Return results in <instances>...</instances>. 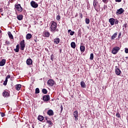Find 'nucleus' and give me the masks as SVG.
<instances>
[{
    "mask_svg": "<svg viewBox=\"0 0 128 128\" xmlns=\"http://www.w3.org/2000/svg\"><path fill=\"white\" fill-rule=\"evenodd\" d=\"M58 27V24L54 21H52L50 24V30L52 32H58V29H56Z\"/></svg>",
    "mask_w": 128,
    "mask_h": 128,
    "instance_id": "obj_1",
    "label": "nucleus"
},
{
    "mask_svg": "<svg viewBox=\"0 0 128 128\" xmlns=\"http://www.w3.org/2000/svg\"><path fill=\"white\" fill-rule=\"evenodd\" d=\"M93 6H94V10L96 12H98L100 10V6L98 4V2L96 0H94Z\"/></svg>",
    "mask_w": 128,
    "mask_h": 128,
    "instance_id": "obj_2",
    "label": "nucleus"
},
{
    "mask_svg": "<svg viewBox=\"0 0 128 128\" xmlns=\"http://www.w3.org/2000/svg\"><path fill=\"white\" fill-rule=\"evenodd\" d=\"M15 10H18V12H22V8L20 6V4H16L14 5Z\"/></svg>",
    "mask_w": 128,
    "mask_h": 128,
    "instance_id": "obj_3",
    "label": "nucleus"
},
{
    "mask_svg": "<svg viewBox=\"0 0 128 128\" xmlns=\"http://www.w3.org/2000/svg\"><path fill=\"white\" fill-rule=\"evenodd\" d=\"M120 50V47L115 46L112 49V52L113 54H116L118 52V50Z\"/></svg>",
    "mask_w": 128,
    "mask_h": 128,
    "instance_id": "obj_4",
    "label": "nucleus"
},
{
    "mask_svg": "<svg viewBox=\"0 0 128 128\" xmlns=\"http://www.w3.org/2000/svg\"><path fill=\"white\" fill-rule=\"evenodd\" d=\"M21 50H24V48H26V44L24 43V40H21L20 43Z\"/></svg>",
    "mask_w": 128,
    "mask_h": 128,
    "instance_id": "obj_5",
    "label": "nucleus"
},
{
    "mask_svg": "<svg viewBox=\"0 0 128 128\" xmlns=\"http://www.w3.org/2000/svg\"><path fill=\"white\" fill-rule=\"evenodd\" d=\"M30 5L32 8H36L38 6V3L32 0L30 2Z\"/></svg>",
    "mask_w": 128,
    "mask_h": 128,
    "instance_id": "obj_6",
    "label": "nucleus"
},
{
    "mask_svg": "<svg viewBox=\"0 0 128 128\" xmlns=\"http://www.w3.org/2000/svg\"><path fill=\"white\" fill-rule=\"evenodd\" d=\"M47 84L48 86H54V84H56V82H54V80L50 79L48 80Z\"/></svg>",
    "mask_w": 128,
    "mask_h": 128,
    "instance_id": "obj_7",
    "label": "nucleus"
},
{
    "mask_svg": "<svg viewBox=\"0 0 128 128\" xmlns=\"http://www.w3.org/2000/svg\"><path fill=\"white\" fill-rule=\"evenodd\" d=\"M42 36L44 38H50V34L47 30H45L43 32Z\"/></svg>",
    "mask_w": 128,
    "mask_h": 128,
    "instance_id": "obj_8",
    "label": "nucleus"
},
{
    "mask_svg": "<svg viewBox=\"0 0 128 128\" xmlns=\"http://www.w3.org/2000/svg\"><path fill=\"white\" fill-rule=\"evenodd\" d=\"M74 116L75 118V120H78V110H76L74 112Z\"/></svg>",
    "mask_w": 128,
    "mask_h": 128,
    "instance_id": "obj_9",
    "label": "nucleus"
},
{
    "mask_svg": "<svg viewBox=\"0 0 128 128\" xmlns=\"http://www.w3.org/2000/svg\"><path fill=\"white\" fill-rule=\"evenodd\" d=\"M43 100L44 102H48L50 100V95H45L43 96Z\"/></svg>",
    "mask_w": 128,
    "mask_h": 128,
    "instance_id": "obj_10",
    "label": "nucleus"
},
{
    "mask_svg": "<svg viewBox=\"0 0 128 128\" xmlns=\"http://www.w3.org/2000/svg\"><path fill=\"white\" fill-rule=\"evenodd\" d=\"M54 44H58L60 42V39L58 38H56L54 40Z\"/></svg>",
    "mask_w": 128,
    "mask_h": 128,
    "instance_id": "obj_11",
    "label": "nucleus"
},
{
    "mask_svg": "<svg viewBox=\"0 0 128 128\" xmlns=\"http://www.w3.org/2000/svg\"><path fill=\"white\" fill-rule=\"evenodd\" d=\"M116 22V20L114 18H110L109 19V22L110 23V24L111 26H114V22Z\"/></svg>",
    "mask_w": 128,
    "mask_h": 128,
    "instance_id": "obj_12",
    "label": "nucleus"
},
{
    "mask_svg": "<svg viewBox=\"0 0 128 128\" xmlns=\"http://www.w3.org/2000/svg\"><path fill=\"white\" fill-rule=\"evenodd\" d=\"M2 96H4V98H8V96H10V92H4L2 93Z\"/></svg>",
    "mask_w": 128,
    "mask_h": 128,
    "instance_id": "obj_13",
    "label": "nucleus"
},
{
    "mask_svg": "<svg viewBox=\"0 0 128 128\" xmlns=\"http://www.w3.org/2000/svg\"><path fill=\"white\" fill-rule=\"evenodd\" d=\"M124 12V9H122V8H120L119 10H117L116 12V14H122V12Z\"/></svg>",
    "mask_w": 128,
    "mask_h": 128,
    "instance_id": "obj_14",
    "label": "nucleus"
},
{
    "mask_svg": "<svg viewBox=\"0 0 128 128\" xmlns=\"http://www.w3.org/2000/svg\"><path fill=\"white\" fill-rule=\"evenodd\" d=\"M26 64H28V66H30V64H32V59L30 58H28L26 60Z\"/></svg>",
    "mask_w": 128,
    "mask_h": 128,
    "instance_id": "obj_15",
    "label": "nucleus"
},
{
    "mask_svg": "<svg viewBox=\"0 0 128 128\" xmlns=\"http://www.w3.org/2000/svg\"><path fill=\"white\" fill-rule=\"evenodd\" d=\"M6 60L5 59L2 60L0 62V66H4L6 64Z\"/></svg>",
    "mask_w": 128,
    "mask_h": 128,
    "instance_id": "obj_16",
    "label": "nucleus"
},
{
    "mask_svg": "<svg viewBox=\"0 0 128 128\" xmlns=\"http://www.w3.org/2000/svg\"><path fill=\"white\" fill-rule=\"evenodd\" d=\"M47 114L50 116H54V111L52 110H49L47 112Z\"/></svg>",
    "mask_w": 128,
    "mask_h": 128,
    "instance_id": "obj_17",
    "label": "nucleus"
},
{
    "mask_svg": "<svg viewBox=\"0 0 128 128\" xmlns=\"http://www.w3.org/2000/svg\"><path fill=\"white\" fill-rule=\"evenodd\" d=\"M115 72L117 76H120V74L121 71L118 68H117L115 70Z\"/></svg>",
    "mask_w": 128,
    "mask_h": 128,
    "instance_id": "obj_18",
    "label": "nucleus"
},
{
    "mask_svg": "<svg viewBox=\"0 0 128 128\" xmlns=\"http://www.w3.org/2000/svg\"><path fill=\"white\" fill-rule=\"evenodd\" d=\"M8 34L11 40H14V36H12V32H8Z\"/></svg>",
    "mask_w": 128,
    "mask_h": 128,
    "instance_id": "obj_19",
    "label": "nucleus"
},
{
    "mask_svg": "<svg viewBox=\"0 0 128 128\" xmlns=\"http://www.w3.org/2000/svg\"><path fill=\"white\" fill-rule=\"evenodd\" d=\"M80 50L82 52H84V50H86V47L84 46H80Z\"/></svg>",
    "mask_w": 128,
    "mask_h": 128,
    "instance_id": "obj_20",
    "label": "nucleus"
},
{
    "mask_svg": "<svg viewBox=\"0 0 128 128\" xmlns=\"http://www.w3.org/2000/svg\"><path fill=\"white\" fill-rule=\"evenodd\" d=\"M116 36H118V32H115L112 36L111 40H114L116 38Z\"/></svg>",
    "mask_w": 128,
    "mask_h": 128,
    "instance_id": "obj_21",
    "label": "nucleus"
},
{
    "mask_svg": "<svg viewBox=\"0 0 128 128\" xmlns=\"http://www.w3.org/2000/svg\"><path fill=\"white\" fill-rule=\"evenodd\" d=\"M80 86L82 88H86V83H84V82L82 81L80 82Z\"/></svg>",
    "mask_w": 128,
    "mask_h": 128,
    "instance_id": "obj_22",
    "label": "nucleus"
},
{
    "mask_svg": "<svg viewBox=\"0 0 128 128\" xmlns=\"http://www.w3.org/2000/svg\"><path fill=\"white\" fill-rule=\"evenodd\" d=\"M20 88H22V85L20 84H18L16 86V90H20Z\"/></svg>",
    "mask_w": 128,
    "mask_h": 128,
    "instance_id": "obj_23",
    "label": "nucleus"
},
{
    "mask_svg": "<svg viewBox=\"0 0 128 128\" xmlns=\"http://www.w3.org/2000/svg\"><path fill=\"white\" fill-rule=\"evenodd\" d=\"M38 120L42 122V121L44 120V117L43 116H38Z\"/></svg>",
    "mask_w": 128,
    "mask_h": 128,
    "instance_id": "obj_24",
    "label": "nucleus"
},
{
    "mask_svg": "<svg viewBox=\"0 0 128 128\" xmlns=\"http://www.w3.org/2000/svg\"><path fill=\"white\" fill-rule=\"evenodd\" d=\"M24 18V16L22 14H19L17 16V18L18 20H22Z\"/></svg>",
    "mask_w": 128,
    "mask_h": 128,
    "instance_id": "obj_25",
    "label": "nucleus"
},
{
    "mask_svg": "<svg viewBox=\"0 0 128 128\" xmlns=\"http://www.w3.org/2000/svg\"><path fill=\"white\" fill-rule=\"evenodd\" d=\"M26 40H30L32 38V34H28L26 36Z\"/></svg>",
    "mask_w": 128,
    "mask_h": 128,
    "instance_id": "obj_26",
    "label": "nucleus"
},
{
    "mask_svg": "<svg viewBox=\"0 0 128 128\" xmlns=\"http://www.w3.org/2000/svg\"><path fill=\"white\" fill-rule=\"evenodd\" d=\"M70 45L72 48H76V42H72Z\"/></svg>",
    "mask_w": 128,
    "mask_h": 128,
    "instance_id": "obj_27",
    "label": "nucleus"
},
{
    "mask_svg": "<svg viewBox=\"0 0 128 128\" xmlns=\"http://www.w3.org/2000/svg\"><path fill=\"white\" fill-rule=\"evenodd\" d=\"M68 32L70 34V36H74V32L72 31L71 30H68Z\"/></svg>",
    "mask_w": 128,
    "mask_h": 128,
    "instance_id": "obj_28",
    "label": "nucleus"
},
{
    "mask_svg": "<svg viewBox=\"0 0 128 128\" xmlns=\"http://www.w3.org/2000/svg\"><path fill=\"white\" fill-rule=\"evenodd\" d=\"M42 94H48V90L46 88H43L42 90Z\"/></svg>",
    "mask_w": 128,
    "mask_h": 128,
    "instance_id": "obj_29",
    "label": "nucleus"
},
{
    "mask_svg": "<svg viewBox=\"0 0 128 128\" xmlns=\"http://www.w3.org/2000/svg\"><path fill=\"white\" fill-rule=\"evenodd\" d=\"M85 21L86 24H90V20L89 18H86Z\"/></svg>",
    "mask_w": 128,
    "mask_h": 128,
    "instance_id": "obj_30",
    "label": "nucleus"
},
{
    "mask_svg": "<svg viewBox=\"0 0 128 128\" xmlns=\"http://www.w3.org/2000/svg\"><path fill=\"white\" fill-rule=\"evenodd\" d=\"M90 60H94V54L92 53L90 54Z\"/></svg>",
    "mask_w": 128,
    "mask_h": 128,
    "instance_id": "obj_31",
    "label": "nucleus"
},
{
    "mask_svg": "<svg viewBox=\"0 0 128 128\" xmlns=\"http://www.w3.org/2000/svg\"><path fill=\"white\" fill-rule=\"evenodd\" d=\"M35 90H36L35 94H40V88H36Z\"/></svg>",
    "mask_w": 128,
    "mask_h": 128,
    "instance_id": "obj_32",
    "label": "nucleus"
},
{
    "mask_svg": "<svg viewBox=\"0 0 128 128\" xmlns=\"http://www.w3.org/2000/svg\"><path fill=\"white\" fill-rule=\"evenodd\" d=\"M47 123L48 124L49 126H52L53 124L52 122V121L50 120H47Z\"/></svg>",
    "mask_w": 128,
    "mask_h": 128,
    "instance_id": "obj_33",
    "label": "nucleus"
},
{
    "mask_svg": "<svg viewBox=\"0 0 128 128\" xmlns=\"http://www.w3.org/2000/svg\"><path fill=\"white\" fill-rule=\"evenodd\" d=\"M56 20H60V16L58 15L56 16Z\"/></svg>",
    "mask_w": 128,
    "mask_h": 128,
    "instance_id": "obj_34",
    "label": "nucleus"
},
{
    "mask_svg": "<svg viewBox=\"0 0 128 128\" xmlns=\"http://www.w3.org/2000/svg\"><path fill=\"white\" fill-rule=\"evenodd\" d=\"M54 54H52L50 56L51 60H54Z\"/></svg>",
    "mask_w": 128,
    "mask_h": 128,
    "instance_id": "obj_35",
    "label": "nucleus"
},
{
    "mask_svg": "<svg viewBox=\"0 0 128 128\" xmlns=\"http://www.w3.org/2000/svg\"><path fill=\"white\" fill-rule=\"evenodd\" d=\"M14 52H20V48H16L15 49H14Z\"/></svg>",
    "mask_w": 128,
    "mask_h": 128,
    "instance_id": "obj_36",
    "label": "nucleus"
},
{
    "mask_svg": "<svg viewBox=\"0 0 128 128\" xmlns=\"http://www.w3.org/2000/svg\"><path fill=\"white\" fill-rule=\"evenodd\" d=\"M0 115H1V116L2 117V118H4V116H6V114H4V112H0Z\"/></svg>",
    "mask_w": 128,
    "mask_h": 128,
    "instance_id": "obj_37",
    "label": "nucleus"
},
{
    "mask_svg": "<svg viewBox=\"0 0 128 128\" xmlns=\"http://www.w3.org/2000/svg\"><path fill=\"white\" fill-rule=\"evenodd\" d=\"M116 116L117 118H120V113H116Z\"/></svg>",
    "mask_w": 128,
    "mask_h": 128,
    "instance_id": "obj_38",
    "label": "nucleus"
},
{
    "mask_svg": "<svg viewBox=\"0 0 128 128\" xmlns=\"http://www.w3.org/2000/svg\"><path fill=\"white\" fill-rule=\"evenodd\" d=\"M10 42L8 41V40L6 41V44H7V46H10Z\"/></svg>",
    "mask_w": 128,
    "mask_h": 128,
    "instance_id": "obj_39",
    "label": "nucleus"
},
{
    "mask_svg": "<svg viewBox=\"0 0 128 128\" xmlns=\"http://www.w3.org/2000/svg\"><path fill=\"white\" fill-rule=\"evenodd\" d=\"M124 26L125 28H128V24L125 23V24H124Z\"/></svg>",
    "mask_w": 128,
    "mask_h": 128,
    "instance_id": "obj_40",
    "label": "nucleus"
},
{
    "mask_svg": "<svg viewBox=\"0 0 128 128\" xmlns=\"http://www.w3.org/2000/svg\"><path fill=\"white\" fill-rule=\"evenodd\" d=\"M115 24H118V20H116Z\"/></svg>",
    "mask_w": 128,
    "mask_h": 128,
    "instance_id": "obj_41",
    "label": "nucleus"
},
{
    "mask_svg": "<svg viewBox=\"0 0 128 128\" xmlns=\"http://www.w3.org/2000/svg\"><path fill=\"white\" fill-rule=\"evenodd\" d=\"M125 52L126 54H128V48H125Z\"/></svg>",
    "mask_w": 128,
    "mask_h": 128,
    "instance_id": "obj_42",
    "label": "nucleus"
},
{
    "mask_svg": "<svg viewBox=\"0 0 128 128\" xmlns=\"http://www.w3.org/2000/svg\"><path fill=\"white\" fill-rule=\"evenodd\" d=\"M8 84V82L6 81H4L3 83L4 86H6Z\"/></svg>",
    "mask_w": 128,
    "mask_h": 128,
    "instance_id": "obj_43",
    "label": "nucleus"
},
{
    "mask_svg": "<svg viewBox=\"0 0 128 128\" xmlns=\"http://www.w3.org/2000/svg\"><path fill=\"white\" fill-rule=\"evenodd\" d=\"M120 36H122V32H120L119 33V34H118V38H120Z\"/></svg>",
    "mask_w": 128,
    "mask_h": 128,
    "instance_id": "obj_44",
    "label": "nucleus"
},
{
    "mask_svg": "<svg viewBox=\"0 0 128 128\" xmlns=\"http://www.w3.org/2000/svg\"><path fill=\"white\" fill-rule=\"evenodd\" d=\"M116 2H122V0H115Z\"/></svg>",
    "mask_w": 128,
    "mask_h": 128,
    "instance_id": "obj_45",
    "label": "nucleus"
},
{
    "mask_svg": "<svg viewBox=\"0 0 128 128\" xmlns=\"http://www.w3.org/2000/svg\"><path fill=\"white\" fill-rule=\"evenodd\" d=\"M10 78V75H8L6 77V78L8 79Z\"/></svg>",
    "mask_w": 128,
    "mask_h": 128,
    "instance_id": "obj_46",
    "label": "nucleus"
},
{
    "mask_svg": "<svg viewBox=\"0 0 128 128\" xmlns=\"http://www.w3.org/2000/svg\"><path fill=\"white\" fill-rule=\"evenodd\" d=\"M16 0H10V2H14L16 1Z\"/></svg>",
    "mask_w": 128,
    "mask_h": 128,
    "instance_id": "obj_47",
    "label": "nucleus"
},
{
    "mask_svg": "<svg viewBox=\"0 0 128 128\" xmlns=\"http://www.w3.org/2000/svg\"><path fill=\"white\" fill-rule=\"evenodd\" d=\"M16 48H20V45L19 44L16 45Z\"/></svg>",
    "mask_w": 128,
    "mask_h": 128,
    "instance_id": "obj_48",
    "label": "nucleus"
},
{
    "mask_svg": "<svg viewBox=\"0 0 128 128\" xmlns=\"http://www.w3.org/2000/svg\"><path fill=\"white\" fill-rule=\"evenodd\" d=\"M103 2H108V0H102Z\"/></svg>",
    "mask_w": 128,
    "mask_h": 128,
    "instance_id": "obj_49",
    "label": "nucleus"
},
{
    "mask_svg": "<svg viewBox=\"0 0 128 128\" xmlns=\"http://www.w3.org/2000/svg\"><path fill=\"white\" fill-rule=\"evenodd\" d=\"M60 108H61V112H62V110H64V108H62V106H60Z\"/></svg>",
    "mask_w": 128,
    "mask_h": 128,
    "instance_id": "obj_50",
    "label": "nucleus"
},
{
    "mask_svg": "<svg viewBox=\"0 0 128 128\" xmlns=\"http://www.w3.org/2000/svg\"><path fill=\"white\" fill-rule=\"evenodd\" d=\"M0 12H2V8H0Z\"/></svg>",
    "mask_w": 128,
    "mask_h": 128,
    "instance_id": "obj_51",
    "label": "nucleus"
},
{
    "mask_svg": "<svg viewBox=\"0 0 128 128\" xmlns=\"http://www.w3.org/2000/svg\"><path fill=\"white\" fill-rule=\"evenodd\" d=\"M48 117H45V120H46V122H48Z\"/></svg>",
    "mask_w": 128,
    "mask_h": 128,
    "instance_id": "obj_52",
    "label": "nucleus"
},
{
    "mask_svg": "<svg viewBox=\"0 0 128 128\" xmlns=\"http://www.w3.org/2000/svg\"><path fill=\"white\" fill-rule=\"evenodd\" d=\"M8 78H6V80H5V82H8Z\"/></svg>",
    "mask_w": 128,
    "mask_h": 128,
    "instance_id": "obj_53",
    "label": "nucleus"
},
{
    "mask_svg": "<svg viewBox=\"0 0 128 128\" xmlns=\"http://www.w3.org/2000/svg\"><path fill=\"white\" fill-rule=\"evenodd\" d=\"M60 52H62V49H60Z\"/></svg>",
    "mask_w": 128,
    "mask_h": 128,
    "instance_id": "obj_54",
    "label": "nucleus"
},
{
    "mask_svg": "<svg viewBox=\"0 0 128 128\" xmlns=\"http://www.w3.org/2000/svg\"><path fill=\"white\" fill-rule=\"evenodd\" d=\"M34 40L35 42H36V40Z\"/></svg>",
    "mask_w": 128,
    "mask_h": 128,
    "instance_id": "obj_55",
    "label": "nucleus"
},
{
    "mask_svg": "<svg viewBox=\"0 0 128 128\" xmlns=\"http://www.w3.org/2000/svg\"><path fill=\"white\" fill-rule=\"evenodd\" d=\"M106 9V6H104V10H105Z\"/></svg>",
    "mask_w": 128,
    "mask_h": 128,
    "instance_id": "obj_56",
    "label": "nucleus"
},
{
    "mask_svg": "<svg viewBox=\"0 0 128 128\" xmlns=\"http://www.w3.org/2000/svg\"><path fill=\"white\" fill-rule=\"evenodd\" d=\"M0 32H2V30H0Z\"/></svg>",
    "mask_w": 128,
    "mask_h": 128,
    "instance_id": "obj_57",
    "label": "nucleus"
},
{
    "mask_svg": "<svg viewBox=\"0 0 128 128\" xmlns=\"http://www.w3.org/2000/svg\"><path fill=\"white\" fill-rule=\"evenodd\" d=\"M81 14L82 16V14Z\"/></svg>",
    "mask_w": 128,
    "mask_h": 128,
    "instance_id": "obj_58",
    "label": "nucleus"
}]
</instances>
